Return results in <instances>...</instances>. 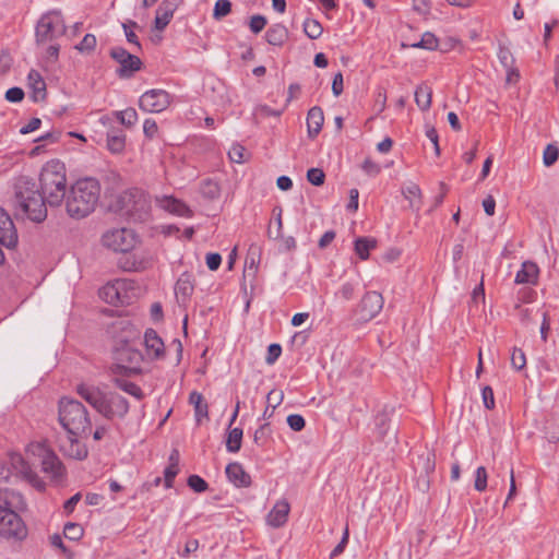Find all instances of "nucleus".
Returning <instances> with one entry per match:
<instances>
[{"label": "nucleus", "instance_id": "423d86ee", "mask_svg": "<svg viewBox=\"0 0 559 559\" xmlns=\"http://www.w3.org/2000/svg\"><path fill=\"white\" fill-rule=\"evenodd\" d=\"M119 211L134 221H145L151 212L150 195L138 188L129 189L117 199Z\"/></svg>", "mask_w": 559, "mask_h": 559}, {"label": "nucleus", "instance_id": "7c9ffc66", "mask_svg": "<svg viewBox=\"0 0 559 559\" xmlns=\"http://www.w3.org/2000/svg\"><path fill=\"white\" fill-rule=\"evenodd\" d=\"M287 38L288 29L283 24H274L265 33L266 41L273 46H282Z\"/></svg>", "mask_w": 559, "mask_h": 559}, {"label": "nucleus", "instance_id": "4d7b16f0", "mask_svg": "<svg viewBox=\"0 0 559 559\" xmlns=\"http://www.w3.org/2000/svg\"><path fill=\"white\" fill-rule=\"evenodd\" d=\"M124 34L127 37V40L131 44H134L139 49L141 48V45L139 43L138 36L130 27H136L138 24L133 21H129L128 23H124L123 25Z\"/></svg>", "mask_w": 559, "mask_h": 559}, {"label": "nucleus", "instance_id": "c9c22d12", "mask_svg": "<svg viewBox=\"0 0 559 559\" xmlns=\"http://www.w3.org/2000/svg\"><path fill=\"white\" fill-rule=\"evenodd\" d=\"M114 383L117 388L134 396L136 400H142L144 397L142 389L131 381L116 377L114 378Z\"/></svg>", "mask_w": 559, "mask_h": 559}, {"label": "nucleus", "instance_id": "7ed1b4c3", "mask_svg": "<svg viewBox=\"0 0 559 559\" xmlns=\"http://www.w3.org/2000/svg\"><path fill=\"white\" fill-rule=\"evenodd\" d=\"M40 190L51 206L62 203L67 190L66 166L57 159L45 164L40 173Z\"/></svg>", "mask_w": 559, "mask_h": 559}, {"label": "nucleus", "instance_id": "a18cd8bd", "mask_svg": "<svg viewBox=\"0 0 559 559\" xmlns=\"http://www.w3.org/2000/svg\"><path fill=\"white\" fill-rule=\"evenodd\" d=\"M413 47L435 50L438 47V39L432 33L427 32L421 36L420 41L414 44Z\"/></svg>", "mask_w": 559, "mask_h": 559}, {"label": "nucleus", "instance_id": "6e6552de", "mask_svg": "<svg viewBox=\"0 0 559 559\" xmlns=\"http://www.w3.org/2000/svg\"><path fill=\"white\" fill-rule=\"evenodd\" d=\"M116 360L117 362L111 367L114 374H138L141 372L143 355L128 344L116 350Z\"/></svg>", "mask_w": 559, "mask_h": 559}, {"label": "nucleus", "instance_id": "f3484780", "mask_svg": "<svg viewBox=\"0 0 559 559\" xmlns=\"http://www.w3.org/2000/svg\"><path fill=\"white\" fill-rule=\"evenodd\" d=\"M182 2L183 0H163L156 10L154 28L156 31H164Z\"/></svg>", "mask_w": 559, "mask_h": 559}, {"label": "nucleus", "instance_id": "bb28decb", "mask_svg": "<svg viewBox=\"0 0 559 559\" xmlns=\"http://www.w3.org/2000/svg\"><path fill=\"white\" fill-rule=\"evenodd\" d=\"M11 462L14 468L17 469L21 474H23L31 483L34 484V486H36L39 489L44 488L41 481L38 479L37 475L32 471L29 464L20 454L12 455Z\"/></svg>", "mask_w": 559, "mask_h": 559}, {"label": "nucleus", "instance_id": "393cba45", "mask_svg": "<svg viewBox=\"0 0 559 559\" xmlns=\"http://www.w3.org/2000/svg\"><path fill=\"white\" fill-rule=\"evenodd\" d=\"M323 122V110L318 106L310 108L307 115L308 136L310 139L316 138L320 133Z\"/></svg>", "mask_w": 559, "mask_h": 559}, {"label": "nucleus", "instance_id": "79ce46f5", "mask_svg": "<svg viewBox=\"0 0 559 559\" xmlns=\"http://www.w3.org/2000/svg\"><path fill=\"white\" fill-rule=\"evenodd\" d=\"M231 12V2L229 0H217L213 10V17L217 21L227 16Z\"/></svg>", "mask_w": 559, "mask_h": 559}, {"label": "nucleus", "instance_id": "4be33fe9", "mask_svg": "<svg viewBox=\"0 0 559 559\" xmlns=\"http://www.w3.org/2000/svg\"><path fill=\"white\" fill-rule=\"evenodd\" d=\"M226 475L230 483L238 488H247L251 485V477L238 462L229 463L226 466Z\"/></svg>", "mask_w": 559, "mask_h": 559}, {"label": "nucleus", "instance_id": "de8ad7c7", "mask_svg": "<svg viewBox=\"0 0 559 559\" xmlns=\"http://www.w3.org/2000/svg\"><path fill=\"white\" fill-rule=\"evenodd\" d=\"M96 43L95 35L86 34L75 48L81 52H91L95 49Z\"/></svg>", "mask_w": 559, "mask_h": 559}, {"label": "nucleus", "instance_id": "5701e85b", "mask_svg": "<svg viewBox=\"0 0 559 559\" xmlns=\"http://www.w3.org/2000/svg\"><path fill=\"white\" fill-rule=\"evenodd\" d=\"M146 354L152 359H158L164 355V343L156 331L148 329L144 334Z\"/></svg>", "mask_w": 559, "mask_h": 559}, {"label": "nucleus", "instance_id": "4c0bfd02", "mask_svg": "<svg viewBox=\"0 0 559 559\" xmlns=\"http://www.w3.org/2000/svg\"><path fill=\"white\" fill-rule=\"evenodd\" d=\"M126 146L124 134L109 133L107 135V147L112 153H121Z\"/></svg>", "mask_w": 559, "mask_h": 559}, {"label": "nucleus", "instance_id": "052dcab7", "mask_svg": "<svg viewBox=\"0 0 559 559\" xmlns=\"http://www.w3.org/2000/svg\"><path fill=\"white\" fill-rule=\"evenodd\" d=\"M283 391L271 390L266 396V402L274 409L283 402Z\"/></svg>", "mask_w": 559, "mask_h": 559}, {"label": "nucleus", "instance_id": "aec40b11", "mask_svg": "<svg viewBox=\"0 0 559 559\" xmlns=\"http://www.w3.org/2000/svg\"><path fill=\"white\" fill-rule=\"evenodd\" d=\"M131 286L132 282L128 280H116L99 289V297L109 305L118 306L120 300L119 289Z\"/></svg>", "mask_w": 559, "mask_h": 559}, {"label": "nucleus", "instance_id": "a211bd4d", "mask_svg": "<svg viewBox=\"0 0 559 559\" xmlns=\"http://www.w3.org/2000/svg\"><path fill=\"white\" fill-rule=\"evenodd\" d=\"M76 393L100 414L106 393L98 386L85 383H81L76 386Z\"/></svg>", "mask_w": 559, "mask_h": 559}, {"label": "nucleus", "instance_id": "f03ea898", "mask_svg": "<svg viewBox=\"0 0 559 559\" xmlns=\"http://www.w3.org/2000/svg\"><path fill=\"white\" fill-rule=\"evenodd\" d=\"M100 195V185L94 178L79 179L70 189L66 200L68 214L76 219L94 212Z\"/></svg>", "mask_w": 559, "mask_h": 559}, {"label": "nucleus", "instance_id": "37998d69", "mask_svg": "<svg viewBox=\"0 0 559 559\" xmlns=\"http://www.w3.org/2000/svg\"><path fill=\"white\" fill-rule=\"evenodd\" d=\"M559 157V148L555 144H548L543 153V163L549 167L554 165Z\"/></svg>", "mask_w": 559, "mask_h": 559}, {"label": "nucleus", "instance_id": "72a5a7b5", "mask_svg": "<svg viewBox=\"0 0 559 559\" xmlns=\"http://www.w3.org/2000/svg\"><path fill=\"white\" fill-rule=\"evenodd\" d=\"M432 91L426 84H420L415 90V102L419 109L426 111L431 106Z\"/></svg>", "mask_w": 559, "mask_h": 559}, {"label": "nucleus", "instance_id": "a19ab883", "mask_svg": "<svg viewBox=\"0 0 559 559\" xmlns=\"http://www.w3.org/2000/svg\"><path fill=\"white\" fill-rule=\"evenodd\" d=\"M66 538L70 540H80L84 534L83 527L79 523L68 522L63 527Z\"/></svg>", "mask_w": 559, "mask_h": 559}, {"label": "nucleus", "instance_id": "f8f14e48", "mask_svg": "<svg viewBox=\"0 0 559 559\" xmlns=\"http://www.w3.org/2000/svg\"><path fill=\"white\" fill-rule=\"evenodd\" d=\"M383 297L377 292H367L361 298L356 313L358 320L368 322L379 314L383 308Z\"/></svg>", "mask_w": 559, "mask_h": 559}, {"label": "nucleus", "instance_id": "e433bc0d", "mask_svg": "<svg viewBox=\"0 0 559 559\" xmlns=\"http://www.w3.org/2000/svg\"><path fill=\"white\" fill-rule=\"evenodd\" d=\"M242 429L241 428H234L229 430L227 440H226V448L228 452L236 453L241 448V441H242Z\"/></svg>", "mask_w": 559, "mask_h": 559}, {"label": "nucleus", "instance_id": "9b49d317", "mask_svg": "<svg viewBox=\"0 0 559 559\" xmlns=\"http://www.w3.org/2000/svg\"><path fill=\"white\" fill-rule=\"evenodd\" d=\"M110 57L119 63L117 74L120 78H131L134 72L139 71L142 67V61L135 55L128 52L122 47H114L110 50Z\"/></svg>", "mask_w": 559, "mask_h": 559}, {"label": "nucleus", "instance_id": "a878e982", "mask_svg": "<svg viewBox=\"0 0 559 559\" xmlns=\"http://www.w3.org/2000/svg\"><path fill=\"white\" fill-rule=\"evenodd\" d=\"M262 248L258 243H251L245 261V276L254 277L261 261Z\"/></svg>", "mask_w": 559, "mask_h": 559}, {"label": "nucleus", "instance_id": "ddd939ff", "mask_svg": "<svg viewBox=\"0 0 559 559\" xmlns=\"http://www.w3.org/2000/svg\"><path fill=\"white\" fill-rule=\"evenodd\" d=\"M170 105V95L164 90H150L139 100V106L146 112H160Z\"/></svg>", "mask_w": 559, "mask_h": 559}, {"label": "nucleus", "instance_id": "e2e57ef3", "mask_svg": "<svg viewBox=\"0 0 559 559\" xmlns=\"http://www.w3.org/2000/svg\"><path fill=\"white\" fill-rule=\"evenodd\" d=\"M498 57L504 68H510L514 64V58L508 48H500Z\"/></svg>", "mask_w": 559, "mask_h": 559}, {"label": "nucleus", "instance_id": "49530a36", "mask_svg": "<svg viewBox=\"0 0 559 559\" xmlns=\"http://www.w3.org/2000/svg\"><path fill=\"white\" fill-rule=\"evenodd\" d=\"M246 148L240 144H234L228 151V157L233 163L246 162Z\"/></svg>", "mask_w": 559, "mask_h": 559}, {"label": "nucleus", "instance_id": "69168bd1", "mask_svg": "<svg viewBox=\"0 0 559 559\" xmlns=\"http://www.w3.org/2000/svg\"><path fill=\"white\" fill-rule=\"evenodd\" d=\"M439 189L440 192L438 195L435 197L433 206L429 210V212H431L432 210H435L436 207L440 206L443 203L444 198L449 191V187L443 181L439 182Z\"/></svg>", "mask_w": 559, "mask_h": 559}, {"label": "nucleus", "instance_id": "13d9d810", "mask_svg": "<svg viewBox=\"0 0 559 559\" xmlns=\"http://www.w3.org/2000/svg\"><path fill=\"white\" fill-rule=\"evenodd\" d=\"M281 354H282L281 345L280 344H271L269 346V348H267V354H266V357H265V362L267 365H273L278 359Z\"/></svg>", "mask_w": 559, "mask_h": 559}, {"label": "nucleus", "instance_id": "c756f323", "mask_svg": "<svg viewBox=\"0 0 559 559\" xmlns=\"http://www.w3.org/2000/svg\"><path fill=\"white\" fill-rule=\"evenodd\" d=\"M402 194L409 202L411 209L419 212L423 203V193L419 186L411 182L402 189Z\"/></svg>", "mask_w": 559, "mask_h": 559}, {"label": "nucleus", "instance_id": "774afa93", "mask_svg": "<svg viewBox=\"0 0 559 559\" xmlns=\"http://www.w3.org/2000/svg\"><path fill=\"white\" fill-rule=\"evenodd\" d=\"M362 169L365 170V173H367L370 176H376L381 170L380 166L376 162L371 160L370 158H366L364 160Z\"/></svg>", "mask_w": 559, "mask_h": 559}, {"label": "nucleus", "instance_id": "2f4dec72", "mask_svg": "<svg viewBox=\"0 0 559 559\" xmlns=\"http://www.w3.org/2000/svg\"><path fill=\"white\" fill-rule=\"evenodd\" d=\"M377 247V240L371 237H359L354 242V249L356 254L361 260H367L369 258L370 250Z\"/></svg>", "mask_w": 559, "mask_h": 559}, {"label": "nucleus", "instance_id": "cd10ccee", "mask_svg": "<svg viewBox=\"0 0 559 559\" xmlns=\"http://www.w3.org/2000/svg\"><path fill=\"white\" fill-rule=\"evenodd\" d=\"M538 276V267L534 262L525 261L515 275L516 284H534Z\"/></svg>", "mask_w": 559, "mask_h": 559}, {"label": "nucleus", "instance_id": "6e6d98bb", "mask_svg": "<svg viewBox=\"0 0 559 559\" xmlns=\"http://www.w3.org/2000/svg\"><path fill=\"white\" fill-rule=\"evenodd\" d=\"M287 424L294 431H301L305 428L306 421L301 415L292 414L287 417Z\"/></svg>", "mask_w": 559, "mask_h": 559}, {"label": "nucleus", "instance_id": "3c124183", "mask_svg": "<svg viewBox=\"0 0 559 559\" xmlns=\"http://www.w3.org/2000/svg\"><path fill=\"white\" fill-rule=\"evenodd\" d=\"M307 179L313 186H322L324 183L325 175L320 168H310L307 171Z\"/></svg>", "mask_w": 559, "mask_h": 559}, {"label": "nucleus", "instance_id": "9d476101", "mask_svg": "<svg viewBox=\"0 0 559 559\" xmlns=\"http://www.w3.org/2000/svg\"><path fill=\"white\" fill-rule=\"evenodd\" d=\"M33 453L40 457L41 471L52 479H59L64 474V467L59 457L43 444L33 445Z\"/></svg>", "mask_w": 559, "mask_h": 559}, {"label": "nucleus", "instance_id": "5fc2aeb1", "mask_svg": "<svg viewBox=\"0 0 559 559\" xmlns=\"http://www.w3.org/2000/svg\"><path fill=\"white\" fill-rule=\"evenodd\" d=\"M266 23L265 16L257 14L250 19L249 26L252 33L258 34L265 27Z\"/></svg>", "mask_w": 559, "mask_h": 559}, {"label": "nucleus", "instance_id": "0e129e2a", "mask_svg": "<svg viewBox=\"0 0 559 559\" xmlns=\"http://www.w3.org/2000/svg\"><path fill=\"white\" fill-rule=\"evenodd\" d=\"M386 99H388V97H386L385 90L380 88L377 93L376 104H374V107H376L378 114L383 112L385 110Z\"/></svg>", "mask_w": 559, "mask_h": 559}, {"label": "nucleus", "instance_id": "dca6fc26", "mask_svg": "<svg viewBox=\"0 0 559 559\" xmlns=\"http://www.w3.org/2000/svg\"><path fill=\"white\" fill-rule=\"evenodd\" d=\"M17 231L12 218L0 207V246L12 249L17 243Z\"/></svg>", "mask_w": 559, "mask_h": 559}, {"label": "nucleus", "instance_id": "c85d7f7f", "mask_svg": "<svg viewBox=\"0 0 559 559\" xmlns=\"http://www.w3.org/2000/svg\"><path fill=\"white\" fill-rule=\"evenodd\" d=\"M28 83L33 91L32 98L34 102L44 100L46 98V83L39 72L32 70L28 73Z\"/></svg>", "mask_w": 559, "mask_h": 559}, {"label": "nucleus", "instance_id": "2eb2a0df", "mask_svg": "<svg viewBox=\"0 0 559 559\" xmlns=\"http://www.w3.org/2000/svg\"><path fill=\"white\" fill-rule=\"evenodd\" d=\"M86 438H88V436H73L68 433L64 439L60 440L59 449L66 456L75 460H84L88 452L82 440Z\"/></svg>", "mask_w": 559, "mask_h": 559}, {"label": "nucleus", "instance_id": "338daca9", "mask_svg": "<svg viewBox=\"0 0 559 559\" xmlns=\"http://www.w3.org/2000/svg\"><path fill=\"white\" fill-rule=\"evenodd\" d=\"M157 130H158V128H157V123L155 120L145 119V121L143 123V132L147 138L153 139L156 135Z\"/></svg>", "mask_w": 559, "mask_h": 559}, {"label": "nucleus", "instance_id": "c03bdc74", "mask_svg": "<svg viewBox=\"0 0 559 559\" xmlns=\"http://www.w3.org/2000/svg\"><path fill=\"white\" fill-rule=\"evenodd\" d=\"M487 479L488 475L486 468L484 466H479L475 473L474 488L479 492L485 491L487 488Z\"/></svg>", "mask_w": 559, "mask_h": 559}, {"label": "nucleus", "instance_id": "680f3d73", "mask_svg": "<svg viewBox=\"0 0 559 559\" xmlns=\"http://www.w3.org/2000/svg\"><path fill=\"white\" fill-rule=\"evenodd\" d=\"M24 98V91L21 87H11L5 92V99L11 103H19Z\"/></svg>", "mask_w": 559, "mask_h": 559}, {"label": "nucleus", "instance_id": "f257e3e1", "mask_svg": "<svg viewBox=\"0 0 559 559\" xmlns=\"http://www.w3.org/2000/svg\"><path fill=\"white\" fill-rule=\"evenodd\" d=\"M25 507L23 496L8 488H0V537L8 542H21L28 531L16 510Z\"/></svg>", "mask_w": 559, "mask_h": 559}, {"label": "nucleus", "instance_id": "20e7f679", "mask_svg": "<svg viewBox=\"0 0 559 559\" xmlns=\"http://www.w3.org/2000/svg\"><path fill=\"white\" fill-rule=\"evenodd\" d=\"M59 421L67 433L90 436L92 421L86 407L79 401L62 397L59 401Z\"/></svg>", "mask_w": 559, "mask_h": 559}, {"label": "nucleus", "instance_id": "b1692460", "mask_svg": "<svg viewBox=\"0 0 559 559\" xmlns=\"http://www.w3.org/2000/svg\"><path fill=\"white\" fill-rule=\"evenodd\" d=\"M194 290L193 276L189 273H183L178 278L175 286V294L178 300L186 302Z\"/></svg>", "mask_w": 559, "mask_h": 559}, {"label": "nucleus", "instance_id": "4468645a", "mask_svg": "<svg viewBox=\"0 0 559 559\" xmlns=\"http://www.w3.org/2000/svg\"><path fill=\"white\" fill-rule=\"evenodd\" d=\"M128 412L129 403L122 395L116 392L106 393L100 415L107 419H112L115 417L122 418L128 414Z\"/></svg>", "mask_w": 559, "mask_h": 559}, {"label": "nucleus", "instance_id": "f704fd0d", "mask_svg": "<svg viewBox=\"0 0 559 559\" xmlns=\"http://www.w3.org/2000/svg\"><path fill=\"white\" fill-rule=\"evenodd\" d=\"M200 193L206 200H216L221 195V186L215 180L205 179L200 185Z\"/></svg>", "mask_w": 559, "mask_h": 559}, {"label": "nucleus", "instance_id": "58836bf2", "mask_svg": "<svg viewBox=\"0 0 559 559\" xmlns=\"http://www.w3.org/2000/svg\"><path fill=\"white\" fill-rule=\"evenodd\" d=\"M115 116L120 121V123L127 128L134 126L138 121V114L134 108H127L124 110L116 111Z\"/></svg>", "mask_w": 559, "mask_h": 559}, {"label": "nucleus", "instance_id": "864d4df0", "mask_svg": "<svg viewBox=\"0 0 559 559\" xmlns=\"http://www.w3.org/2000/svg\"><path fill=\"white\" fill-rule=\"evenodd\" d=\"M50 544L52 547L60 549L62 551V554L64 556H67L68 559H73V557H74L73 552L66 547V545L59 534H53L50 537Z\"/></svg>", "mask_w": 559, "mask_h": 559}, {"label": "nucleus", "instance_id": "412c9836", "mask_svg": "<svg viewBox=\"0 0 559 559\" xmlns=\"http://www.w3.org/2000/svg\"><path fill=\"white\" fill-rule=\"evenodd\" d=\"M289 511L290 506L287 500L277 501L266 515L267 525L274 528L283 526L287 522Z\"/></svg>", "mask_w": 559, "mask_h": 559}, {"label": "nucleus", "instance_id": "0eeeda50", "mask_svg": "<svg viewBox=\"0 0 559 559\" xmlns=\"http://www.w3.org/2000/svg\"><path fill=\"white\" fill-rule=\"evenodd\" d=\"M66 33L63 17L59 11H50L44 14L36 25L37 44H46L55 40Z\"/></svg>", "mask_w": 559, "mask_h": 559}, {"label": "nucleus", "instance_id": "8fccbe9b", "mask_svg": "<svg viewBox=\"0 0 559 559\" xmlns=\"http://www.w3.org/2000/svg\"><path fill=\"white\" fill-rule=\"evenodd\" d=\"M188 486L195 492H204L207 489V483L199 475H190L187 480Z\"/></svg>", "mask_w": 559, "mask_h": 559}, {"label": "nucleus", "instance_id": "09e8293b", "mask_svg": "<svg viewBox=\"0 0 559 559\" xmlns=\"http://www.w3.org/2000/svg\"><path fill=\"white\" fill-rule=\"evenodd\" d=\"M511 365L515 370H522L526 366V357L521 348H513L511 354Z\"/></svg>", "mask_w": 559, "mask_h": 559}, {"label": "nucleus", "instance_id": "6ab92c4d", "mask_svg": "<svg viewBox=\"0 0 559 559\" xmlns=\"http://www.w3.org/2000/svg\"><path fill=\"white\" fill-rule=\"evenodd\" d=\"M157 206L162 210L167 211L171 214L179 216L190 217L192 211L181 200L174 198L173 195H160L155 198Z\"/></svg>", "mask_w": 559, "mask_h": 559}, {"label": "nucleus", "instance_id": "1a4fd4ad", "mask_svg": "<svg viewBox=\"0 0 559 559\" xmlns=\"http://www.w3.org/2000/svg\"><path fill=\"white\" fill-rule=\"evenodd\" d=\"M102 243L115 252H129L136 246L138 238L131 229L115 228L102 236Z\"/></svg>", "mask_w": 559, "mask_h": 559}, {"label": "nucleus", "instance_id": "473e14b6", "mask_svg": "<svg viewBox=\"0 0 559 559\" xmlns=\"http://www.w3.org/2000/svg\"><path fill=\"white\" fill-rule=\"evenodd\" d=\"M189 402L194 406L197 421L200 423L202 418H207L209 406L204 402L203 395L197 391L190 393Z\"/></svg>", "mask_w": 559, "mask_h": 559}, {"label": "nucleus", "instance_id": "39448f33", "mask_svg": "<svg viewBox=\"0 0 559 559\" xmlns=\"http://www.w3.org/2000/svg\"><path fill=\"white\" fill-rule=\"evenodd\" d=\"M46 198L41 191L35 189V185L20 187L15 193L14 205L17 213L28 219L41 223L47 217Z\"/></svg>", "mask_w": 559, "mask_h": 559}, {"label": "nucleus", "instance_id": "bf43d9fd", "mask_svg": "<svg viewBox=\"0 0 559 559\" xmlns=\"http://www.w3.org/2000/svg\"><path fill=\"white\" fill-rule=\"evenodd\" d=\"M483 403L487 409H492L495 407V396L493 391L489 385H486L481 390Z\"/></svg>", "mask_w": 559, "mask_h": 559}, {"label": "nucleus", "instance_id": "603ef678", "mask_svg": "<svg viewBox=\"0 0 559 559\" xmlns=\"http://www.w3.org/2000/svg\"><path fill=\"white\" fill-rule=\"evenodd\" d=\"M179 473V466L175 464H168V466L164 471V481L166 488H171L174 485V479Z\"/></svg>", "mask_w": 559, "mask_h": 559}, {"label": "nucleus", "instance_id": "ea45409f", "mask_svg": "<svg viewBox=\"0 0 559 559\" xmlns=\"http://www.w3.org/2000/svg\"><path fill=\"white\" fill-rule=\"evenodd\" d=\"M304 32L309 38L317 39L321 36L323 27L319 21L313 19H307L304 22Z\"/></svg>", "mask_w": 559, "mask_h": 559}]
</instances>
